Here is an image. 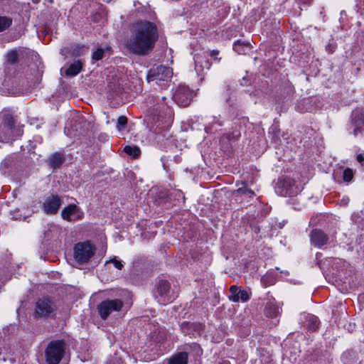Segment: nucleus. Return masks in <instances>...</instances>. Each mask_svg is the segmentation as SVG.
<instances>
[{"instance_id": "obj_1", "label": "nucleus", "mask_w": 364, "mask_h": 364, "mask_svg": "<svg viewBox=\"0 0 364 364\" xmlns=\"http://www.w3.org/2000/svg\"><path fill=\"white\" fill-rule=\"evenodd\" d=\"M158 39L159 31L155 23L146 20L138 21L131 28L126 48L132 54L145 56L153 50Z\"/></svg>"}, {"instance_id": "obj_2", "label": "nucleus", "mask_w": 364, "mask_h": 364, "mask_svg": "<svg viewBox=\"0 0 364 364\" xmlns=\"http://www.w3.org/2000/svg\"><path fill=\"white\" fill-rule=\"evenodd\" d=\"M65 353V343L62 341H51L45 352L46 360L48 364H58Z\"/></svg>"}, {"instance_id": "obj_3", "label": "nucleus", "mask_w": 364, "mask_h": 364, "mask_svg": "<svg viewBox=\"0 0 364 364\" xmlns=\"http://www.w3.org/2000/svg\"><path fill=\"white\" fill-rule=\"evenodd\" d=\"M56 310L55 303L48 297L39 299L35 306L34 315L36 318H46L53 316Z\"/></svg>"}, {"instance_id": "obj_4", "label": "nucleus", "mask_w": 364, "mask_h": 364, "mask_svg": "<svg viewBox=\"0 0 364 364\" xmlns=\"http://www.w3.org/2000/svg\"><path fill=\"white\" fill-rule=\"evenodd\" d=\"M95 248L89 242H79L74 247V257L79 264H85L94 255Z\"/></svg>"}, {"instance_id": "obj_5", "label": "nucleus", "mask_w": 364, "mask_h": 364, "mask_svg": "<svg viewBox=\"0 0 364 364\" xmlns=\"http://www.w3.org/2000/svg\"><path fill=\"white\" fill-rule=\"evenodd\" d=\"M172 75L173 71L171 68L164 65H159L149 70L146 78L149 82H155L158 83L161 81L169 80Z\"/></svg>"}, {"instance_id": "obj_6", "label": "nucleus", "mask_w": 364, "mask_h": 364, "mask_svg": "<svg viewBox=\"0 0 364 364\" xmlns=\"http://www.w3.org/2000/svg\"><path fill=\"white\" fill-rule=\"evenodd\" d=\"M0 132L11 136H19L21 134V127L16 125V119L13 115H0Z\"/></svg>"}, {"instance_id": "obj_7", "label": "nucleus", "mask_w": 364, "mask_h": 364, "mask_svg": "<svg viewBox=\"0 0 364 364\" xmlns=\"http://www.w3.org/2000/svg\"><path fill=\"white\" fill-rule=\"evenodd\" d=\"M123 306V302L118 299L105 300L98 306V312L102 319H106L112 313L119 311Z\"/></svg>"}, {"instance_id": "obj_8", "label": "nucleus", "mask_w": 364, "mask_h": 364, "mask_svg": "<svg viewBox=\"0 0 364 364\" xmlns=\"http://www.w3.org/2000/svg\"><path fill=\"white\" fill-rule=\"evenodd\" d=\"M193 97V92L186 85H179L173 95V100L181 107L188 106Z\"/></svg>"}, {"instance_id": "obj_9", "label": "nucleus", "mask_w": 364, "mask_h": 364, "mask_svg": "<svg viewBox=\"0 0 364 364\" xmlns=\"http://www.w3.org/2000/svg\"><path fill=\"white\" fill-rule=\"evenodd\" d=\"M63 204L62 198L57 195H51L46 198L42 205L43 210L48 215H54L58 213Z\"/></svg>"}, {"instance_id": "obj_10", "label": "nucleus", "mask_w": 364, "mask_h": 364, "mask_svg": "<svg viewBox=\"0 0 364 364\" xmlns=\"http://www.w3.org/2000/svg\"><path fill=\"white\" fill-rule=\"evenodd\" d=\"M82 210L75 204H70L65 207L61 211V217L67 221H76L83 218Z\"/></svg>"}, {"instance_id": "obj_11", "label": "nucleus", "mask_w": 364, "mask_h": 364, "mask_svg": "<svg viewBox=\"0 0 364 364\" xmlns=\"http://www.w3.org/2000/svg\"><path fill=\"white\" fill-rule=\"evenodd\" d=\"M229 299L233 302L247 301L250 299L249 294L247 291L240 289L237 286H232L230 289Z\"/></svg>"}, {"instance_id": "obj_12", "label": "nucleus", "mask_w": 364, "mask_h": 364, "mask_svg": "<svg viewBox=\"0 0 364 364\" xmlns=\"http://www.w3.org/2000/svg\"><path fill=\"white\" fill-rule=\"evenodd\" d=\"M300 320L302 325L310 331L316 330L319 325L318 317L312 314H304Z\"/></svg>"}, {"instance_id": "obj_13", "label": "nucleus", "mask_w": 364, "mask_h": 364, "mask_svg": "<svg viewBox=\"0 0 364 364\" xmlns=\"http://www.w3.org/2000/svg\"><path fill=\"white\" fill-rule=\"evenodd\" d=\"M170 284L168 282L161 280L157 284V292L163 299L162 303L171 302L173 297L169 295Z\"/></svg>"}, {"instance_id": "obj_14", "label": "nucleus", "mask_w": 364, "mask_h": 364, "mask_svg": "<svg viewBox=\"0 0 364 364\" xmlns=\"http://www.w3.org/2000/svg\"><path fill=\"white\" fill-rule=\"evenodd\" d=\"M311 242L317 247H321L327 243V235L320 230H314L310 235Z\"/></svg>"}, {"instance_id": "obj_15", "label": "nucleus", "mask_w": 364, "mask_h": 364, "mask_svg": "<svg viewBox=\"0 0 364 364\" xmlns=\"http://www.w3.org/2000/svg\"><path fill=\"white\" fill-rule=\"evenodd\" d=\"M264 314L268 317L274 318L280 314V309L274 302L269 301L265 306Z\"/></svg>"}, {"instance_id": "obj_16", "label": "nucleus", "mask_w": 364, "mask_h": 364, "mask_svg": "<svg viewBox=\"0 0 364 364\" xmlns=\"http://www.w3.org/2000/svg\"><path fill=\"white\" fill-rule=\"evenodd\" d=\"M233 49L238 54L244 55L246 54L252 49V46L250 43L242 41L241 40H238L233 45Z\"/></svg>"}, {"instance_id": "obj_17", "label": "nucleus", "mask_w": 364, "mask_h": 364, "mask_svg": "<svg viewBox=\"0 0 364 364\" xmlns=\"http://www.w3.org/2000/svg\"><path fill=\"white\" fill-rule=\"evenodd\" d=\"M67 52L73 56H80L87 52L88 48L83 45L74 44L66 48Z\"/></svg>"}, {"instance_id": "obj_18", "label": "nucleus", "mask_w": 364, "mask_h": 364, "mask_svg": "<svg viewBox=\"0 0 364 364\" xmlns=\"http://www.w3.org/2000/svg\"><path fill=\"white\" fill-rule=\"evenodd\" d=\"M351 124L354 127V135L356 136L358 132H360L361 129L364 127V115H352Z\"/></svg>"}, {"instance_id": "obj_19", "label": "nucleus", "mask_w": 364, "mask_h": 364, "mask_svg": "<svg viewBox=\"0 0 364 364\" xmlns=\"http://www.w3.org/2000/svg\"><path fill=\"white\" fill-rule=\"evenodd\" d=\"M188 355L186 352L173 355L168 360V364H188Z\"/></svg>"}, {"instance_id": "obj_20", "label": "nucleus", "mask_w": 364, "mask_h": 364, "mask_svg": "<svg viewBox=\"0 0 364 364\" xmlns=\"http://www.w3.org/2000/svg\"><path fill=\"white\" fill-rule=\"evenodd\" d=\"M82 68V61L77 60L75 61L73 63L70 64L68 68L65 71V75L67 76L73 77L77 75Z\"/></svg>"}, {"instance_id": "obj_21", "label": "nucleus", "mask_w": 364, "mask_h": 364, "mask_svg": "<svg viewBox=\"0 0 364 364\" xmlns=\"http://www.w3.org/2000/svg\"><path fill=\"white\" fill-rule=\"evenodd\" d=\"M64 161L63 156L59 153L53 154L49 158V164L53 168H59Z\"/></svg>"}, {"instance_id": "obj_22", "label": "nucleus", "mask_w": 364, "mask_h": 364, "mask_svg": "<svg viewBox=\"0 0 364 364\" xmlns=\"http://www.w3.org/2000/svg\"><path fill=\"white\" fill-rule=\"evenodd\" d=\"M152 112L154 114H168L171 112V109L168 105H165L164 102L160 104L157 103L156 105L154 106Z\"/></svg>"}, {"instance_id": "obj_23", "label": "nucleus", "mask_w": 364, "mask_h": 364, "mask_svg": "<svg viewBox=\"0 0 364 364\" xmlns=\"http://www.w3.org/2000/svg\"><path fill=\"white\" fill-rule=\"evenodd\" d=\"M12 24V18L8 16H0V32L9 28Z\"/></svg>"}, {"instance_id": "obj_24", "label": "nucleus", "mask_w": 364, "mask_h": 364, "mask_svg": "<svg viewBox=\"0 0 364 364\" xmlns=\"http://www.w3.org/2000/svg\"><path fill=\"white\" fill-rule=\"evenodd\" d=\"M6 62L11 65L15 64L18 60V55L16 50H11L6 55Z\"/></svg>"}, {"instance_id": "obj_25", "label": "nucleus", "mask_w": 364, "mask_h": 364, "mask_svg": "<svg viewBox=\"0 0 364 364\" xmlns=\"http://www.w3.org/2000/svg\"><path fill=\"white\" fill-rule=\"evenodd\" d=\"M124 151L126 154L133 156L134 158H136L137 156H139L141 153V151L139 147L131 146H126L124 148Z\"/></svg>"}, {"instance_id": "obj_26", "label": "nucleus", "mask_w": 364, "mask_h": 364, "mask_svg": "<svg viewBox=\"0 0 364 364\" xmlns=\"http://www.w3.org/2000/svg\"><path fill=\"white\" fill-rule=\"evenodd\" d=\"M232 89L230 85H227L225 87L224 90H223L221 95L225 99V102L228 104H230V101L231 99L232 95Z\"/></svg>"}, {"instance_id": "obj_27", "label": "nucleus", "mask_w": 364, "mask_h": 364, "mask_svg": "<svg viewBox=\"0 0 364 364\" xmlns=\"http://www.w3.org/2000/svg\"><path fill=\"white\" fill-rule=\"evenodd\" d=\"M127 124V118L124 115L120 116L117 119V129L119 131L124 129Z\"/></svg>"}, {"instance_id": "obj_28", "label": "nucleus", "mask_w": 364, "mask_h": 364, "mask_svg": "<svg viewBox=\"0 0 364 364\" xmlns=\"http://www.w3.org/2000/svg\"><path fill=\"white\" fill-rule=\"evenodd\" d=\"M105 53V50L102 48H97L92 55V58L93 60H100L102 59Z\"/></svg>"}, {"instance_id": "obj_29", "label": "nucleus", "mask_w": 364, "mask_h": 364, "mask_svg": "<svg viewBox=\"0 0 364 364\" xmlns=\"http://www.w3.org/2000/svg\"><path fill=\"white\" fill-rule=\"evenodd\" d=\"M109 263H112L114 267L117 269H122L124 264H122V261L118 260L116 257L110 259L109 261H107L105 262V264H107Z\"/></svg>"}, {"instance_id": "obj_30", "label": "nucleus", "mask_w": 364, "mask_h": 364, "mask_svg": "<svg viewBox=\"0 0 364 364\" xmlns=\"http://www.w3.org/2000/svg\"><path fill=\"white\" fill-rule=\"evenodd\" d=\"M353 176V171L350 168H346L343 171V180L346 182H349L351 181Z\"/></svg>"}, {"instance_id": "obj_31", "label": "nucleus", "mask_w": 364, "mask_h": 364, "mask_svg": "<svg viewBox=\"0 0 364 364\" xmlns=\"http://www.w3.org/2000/svg\"><path fill=\"white\" fill-rule=\"evenodd\" d=\"M237 192L240 193V194H242V195H247L250 197H252V196H255L254 191L250 190V189H249V188H247L245 186L239 188L237 190Z\"/></svg>"}, {"instance_id": "obj_32", "label": "nucleus", "mask_w": 364, "mask_h": 364, "mask_svg": "<svg viewBox=\"0 0 364 364\" xmlns=\"http://www.w3.org/2000/svg\"><path fill=\"white\" fill-rule=\"evenodd\" d=\"M262 282L264 283L266 285H272L274 283V279H269V275H264L262 277Z\"/></svg>"}, {"instance_id": "obj_33", "label": "nucleus", "mask_w": 364, "mask_h": 364, "mask_svg": "<svg viewBox=\"0 0 364 364\" xmlns=\"http://www.w3.org/2000/svg\"><path fill=\"white\" fill-rule=\"evenodd\" d=\"M336 48V44L335 43H329L326 46V49L328 53H333Z\"/></svg>"}, {"instance_id": "obj_34", "label": "nucleus", "mask_w": 364, "mask_h": 364, "mask_svg": "<svg viewBox=\"0 0 364 364\" xmlns=\"http://www.w3.org/2000/svg\"><path fill=\"white\" fill-rule=\"evenodd\" d=\"M297 193V191H295L294 190H293V188H290L289 189H287L286 191V193H284V196H289V197H291L293 196H294L295 194H296Z\"/></svg>"}, {"instance_id": "obj_35", "label": "nucleus", "mask_w": 364, "mask_h": 364, "mask_svg": "<svg viewBox=\"0 0 364 364\" xmlns=\"http://www.w3.org/2000/svg\"><path fill=\"white\" fill-rule=\"evenodd\" d=\"M218 54H219V51H218V50H212V51L210 52V57H211V58H214V59H215V60H219V59L217 58V56L218 55Z\"/></svg>"}, {"instance_id": "obj_36", "label": "nucleus", "mask_w": 364, "mask_h": 364, "mask_svg": "<svg viewBox=\"0 0 364 364\" xmlns=\"http://www.w3.org/2000/svg\"><path fill=\"white\" fill-rule=\"evenodd\" d=\"M357 160H358V162L364 161V153H361V154H358Z\"/></svg>"}, {"instance_id": "obj_37", "label": "nucleus", "mask_w": 364, "mask_h": 364, "mask_svg": "<svg viewBox=\"0 0 364 364\" xmlns=\"http://www.w3.org/2000/svg\"><path fill=\"white\" fill-rule=\"evenodd\" d=\"M204 63H205V65H200V66H201L203 68H206L207 69H209V68H210V65L209 62H208V60H205V61H204Z\"/></svg>"}, {"instance_id": "obj_38", "label": "nucleus", "mask_w": 364, "mask_h": 364, "mask_svg": "<svg viewBox=\"0 0 364 364\" xmlns=\"http://www.w3.org/2000/svg\"><path fill=\"white\" fill-rule=\"evenodd\" d=\"M289 185H290V182H288V181H286V182H284V186H289Z\"/></svg>"}, {"instance_id": "obj_39", "label": "nucleus", "mask_w": 364, "mask_h": 364, "mask_svg": "<svg viewBox=\"0 0 364 364\" xmlns=\"http://www.w3.org/2000/svg\"><path fill=\"white\" fill-rule=\"evenodd\" d=\"M199 63H200V62L198 61V58H197L196 59V66H198V65Z\"/></svg>"}, {"instance_id": "obj_40", "label": "nucleus", "mask_w": 364, "mask_h": 364, "mask_svg": "<svg viewBox=\"0 0 364 364\" xmlns=\"http://www.w3.org/2000/svg\"><path fill=\"white\" fill-rule=\"evenodd\" d=\"M5 112H11V110L5 109Z\"/></svg>"}]
</instances>
